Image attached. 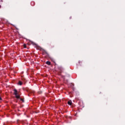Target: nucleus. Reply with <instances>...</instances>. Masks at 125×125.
Masks as SVG:
<instances>
[{
  "mask_svg": "<svg viewBox=\"0 0 125 125\" xmlns=\"http://www.w3.org/2000/svg\"><path fill=\"white\" fill-rule=\"evenodd\" d=\"M14 94L15 95L16 98L17 99H20V93L17 91V89H14Z\"/></svg>",
  "mask_w": 125,
  "mask_h": 125,
  "instance_id": "obj_1",
  "label": "nucleus"
},
{
  "mask_svg": "<svg viewBox=\"0 0 125 125\" xmlns=\"http://www.w3.org/2000/svg\"><path fill=\"white\" fill-rule=\"evenodd\" d=\"M67 104L68 105H69L70 106H71V105H72V101L70 100L68 101Z\"/></svg>",
  "mask_w": 125,
  "mask_h": 125,
  "instance_id": "obj_2",
  "label": "nucleus"
},
{
  "mask_svg": "<svg viewBox=\"0 0 125 125\" xmlns=\"http://www.w3.org/2000/svg\"><path fill=\"white\" fill-rule=\"evenodd\" d=\"M46 64H47V65H51V62L49 61H47L46 62Z\"/></svg>",
  "mask_w": 125,
  "mask_h": 125,
  "instance_id": "obj_3",
  "label": "nucleus"
},
{
  "mask_svg": "<svg viewBox=\"0 0 125 125\" xmlns=\"http://www.w3.org/2000/svg\"><path fill=\"white\" fill-rule=\"evenodd\" d=\"M22 84H23V83H22V82H21V81L19 82V85H22Z\"/></svg>",
  "mask_w": 125,
  "mask_h": 125,
  "instance_id": "obj_4",
  "label": "nucleus"
},
{
  "mask_svg": "<svg viewBox=\"0 0 125 125\" xmlns=\"http://www.w3.org/2000/svg\"><path fill=\"white\" fill-rule=\"evenodd\" d=\"M59 70H60V71H62V70H63V68H62L61 67H59Z\"/></svg>",
  "mask_w": 125,
  "mask_h": 125,
  "instance_id": "obj_5",
  "label": "nucleus"
},
{
  "mask_svg": "<svg viewBox=\"0 0 125 125\" xmlns=\"http://www.w3.org/2000/svg\"><path fill=\"white\" fill-rule=\"evenodd\" d=\"M20 100H21V101H22L23 103L24 102V99H22V98H21V99H20Z\"/></svg>",
  "mask_w": 125,
  "mask_h": 125,
  "instance_id": "obj_6",
  "label": "nucleus"
},
{
  "mask_svg": "<svg viewBox=\"0 0 125 125\" xmlns=\"http://www.w3.org/2000/svg\"><path fill=\"white\" fill-rule=\"evenodd\" d=\"M23 47H24V48H26V44L23 45Z\"/></svg>",
  "mask_w": 125,
  "mask_h": 125,
  "instance_id": "obj_7",
  "label": "nucleus"
},
{
  "mask_svg": "<svg viewBox=\"0 0 125 125\" xmlns=\"http://www.w3.org/2000/svg\"><path fill=\"white\" fill-rule=\"evenodd\" d=\"M54 63H55V64L56 65V62H54Z\"/></svg>",
  "mask_w": 125,
  "mask_h": 125,
  "instance_id": "obj_8",
  "label": "nucleus"
},
{
  "mask_svg": "<svg viewBox=\"0 0 125 125\" xmlns=\"http://www.w3.org/2000/svg\"><path fill=\"white\" fill-rule=\"evenodd\" d=\"M0 100H1V97H0Z\"/></svg>",
  "mask_w": 125,
  "mask_h": 125,
  "instance_id": "obj_9",
  "label": "nucleus"
},
{
  "mask_svg": "<svg viewBox=\"0 0 125 125\" xmlns=\"http://www.w3.org/2000/svg\"><path fill=\"white\" fill-rule=\"evenodd\" d=\"M0 8H1V5H0Z\"/></svg>",
  "mask_w": 125,
  "mask_h": 125,
  "instance_id": "obj_10",
  "label": "nucleus"
}]
</instances>
